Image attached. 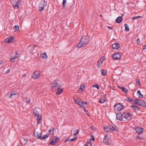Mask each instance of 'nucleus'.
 <instances>
[{
	"label": "nucleus",
	"instance_id": "obj_1",
	"mask_svg": "<svg viewBox=\"0 0 146 146\" xmlns=\"http://www.w3.org/2000/svg\"><path fill=\"white\" fill-rule=\"evenodd\" d=\"M89 38L88 36H84L81 38L80 42L77 45L78 48L84 47L89 42Z\"/></svg>",
	"mask_w": 146,
	"mask_h": 146
},
{
	"label": "nucleus",
	"instance_id": "obj_2",
	"mask_svg": "<svg viewBox=\"0 0 146 146\" xmlns=\"http://www.w3.org/2000/svg\"><path fill=\"white\" fill-rule=\"evenodd\" d=\"M131 117L129 113L124 112L122 114V118L123 121H129L131 118Z\"/></svg>",
	"mask_w": 146,
	"mask_h": 146
},
{
	"label": "nucleus",
	"instance_id": "obj_3",
	"mask_svg": "<svg viewBox=\"0 0 146 146\" xmlns=\"http://www.w3.org/2000/svg\"><path fill=\"white\" fill-rule=\"evenodd\" d=\"M47 5V2L44 0H42L40 2L39 5L38 9L39 11H43Z\"/></svg>",
	"mask_w": 146,
	"mask_h": 146
},
{
	"label": "nucleus",
	"instance_id": "obj_4",
	"mask_svg": "<svg viewBox=\"0 0 146 146\" xmlns=\"http://www.w3.org/2000/svg\"><path fill=\"white\" fill-rule=\"evenodd\" d=\"M124 108V106L120 103H119L116 104L114 106L115 111L116 110L117 111L122 110Z\"/></svg>",
	"mask_w": 146,
	"mask_h": 146
},
{
	"label": "nucleus",
	"instance_id": "obj_5",
	"mask_svg": "<svg viewBox=\"0 0 146 146\" xmlns=\"http://www.w3.org/2000/svg\"><path fill=\"white\" fill-rule=\"evenodd\" d=\"M40 72L38 71H36L32 74V77L34 79H37L40 76Z\"/></svg>",
	"mask_w": 146,
	"mask_h": 146
},
{
	"label": "nucleus",
	"instance_id": "obj_6",
	"mask_svg": "<svg viewBox=\"0 0 146 146\" xmlns=\"http://www.w3.org/2000/svg\"><path fill=\"white\" fill-rule=\"evenodd\" d=\"M21 2V0H18L15 3H12L13 6L15 8L19 9Z\"/></svg>",
	"mask_w": 146,
	"mask_h": 146
},
{
	"label": "nucleus",
	"instance_id": "obj_7",
	"mask_svg": "<svg viewBox=\"0 0 146 146\" xmlns=\"http://www.w3.org/2000/svg\"><path fill=\"white\" fill-rule=\"evenodd\" d=\"M103 142L106 145H109L110 143V139L108 138L107 135L105 136Z\"/></svg>",
	"mask_w": 146,
	"mask_h": 146
},
{
	"label": "nucleus",
	"instance_id": "obj_8",
	"mask_svg": "<svg viewBox=\"0 0 146 146\" xmlns=\"http://www.w3.org/2000/svg\"><path fill=\"white\" fill-rule=\"evenodd\" d=\"M121 55L120 54L117 52L115 53L112 56V58L115 59V60L119 59L121 58Z\"/></svg>",
	"mask_w": 146,
	"mask_h": 146
},
{
	"label": "nucleus",
	"instance_id": "obj_9",
	"mask_svg": "<svg viewBox=\"0 0 146 146\" xmlns=\"http://www.w3.org/2000/svg\"><path fill=\"white\" fill-rule=\"evenodd\" d=\"M135 130L136 133L139 134H141L143 131V128L137 127L135 128Z\"/></svg>",
	"mask_w": 146,
	"mask_h": 146
},
{
	"label": "nucleus",
	"instance_id": "obj_10",
	"mask_svg": "<svg viewBox=\"0 0 146 146\" xmlns=\"http://www.w3.org/2000/svg\"><path fill=\"white\" fill-rule=\"evenodd\" d=\"M116 119L120 121H122L123 120L122 118V114H121V112L117 113L116 115Z\"/></svg>",
	"mask_w": 146,
	"mask_h": 146
},
{
	"label": "nucleus",
	"instance_id": "obj_11",
	"mask_svg": "<svg viewBox=\"0 0 146 146\" xmlns=\"http://www.w3.org/2000/svg\"><path fill=\"white\" fill-rule=\"evenodd\" d=\"M52 86H56L61 87V85L59 83V81L56 80L54 81L52 83Z\"/></svg>",
	"mask_w": 146,
	"mask_h": 146
},
{
	"label": "nucleus",
	"instance_id": "obj_12",
	"mask_svg": "<svg viewBox=\"0 0 146 146\" xmlns=\"http://www.w3.org/2000/svg\"><path fill=\"white\" fill-rule=\"evenodd\" d=\"M14 37L9 36L5 39V41L7 43L11 42Z\"/></svg>",
	"mask_w": 146,
	"mask_h": 146
},
{
	"label": "nucleus",
	"instance_id": "obj_13",
	"mask_svg": "<svg viewBox=\"0 0 146 146\" xmlns=\"http://www.w3.org/2000/svg\"><path fill=\"white\" fill-rule=\"evenodd\" d=\"M117 87L121 90L122 92L125 94H127L128 92V90L127 88H125L124 87L120 86H117Z\"/></svg>",
	"mask_w": 146,
	"mask_h": 146
},
{
	"label": "nucleus",
	"instance_id": "obj_14",
	"mask_svg": "<svg viewBox=\"0 0 146 146\" xmlns=\"http://www.w3.org/2000/svg\"><path fill=\"white\" fill-rule=\"evenodd\" d=\"M135 101L136 104L140 106H141L143 101H142L141 100L139 99L138 98H136L135 100Z\"/></svg>",
	"mask_w": 146,
	"mask_h": 146
},
{
	"label": "nucleus",
	"instance_id": "obj_15",
	"mask_svg": "<svg viewBox=\"0 0 146 146\" xmlns=\"http://www.w3.org/2000/svg\"><path fill=\"white\" fill-rule=\"evenodd\" d=\"M34 135L36 138L41 139V133L38 132H36L35 133H34Z\"/></svg>",
	"mask_w": 146,
	"mask_h": 146
},
{
	"label": "nucleus",
	"instance_id": "obj_16",
	"mask_svg": "<svg viewBox=\"0 0 146 146\" xmlns=\"http://www.w3.org/2000/svg\"><path fill=\"white\" fill-rule=\"evenodd\" d=\"M19 54V53H18L17 52H15V55L14 56L12 55L11 56V61H12L13 62H14L15 61H13V60H15L18 57V55Z\"/></svg>",
	"mask_w": 146,
	"mask_h": 146
},
{
	"label": "nucleus",
	"instance_id": "obj_17",
	"mask_svg": "<svg viewBox=\"0 0 146 146\" xmlns=\"http://www.w3.org/2000/svg\"><path fill=\"white\" fill-rule=\"evenodd\" d=\"M122 19L123 18L122 16H119L116 19L115 22L118 23H119L122 22Z\"/></svg>",
	"mask_w": 146,
	"mask_h": 146
},
{
	"label": "nucleus",
	"instance_id": "obj_18",
	"mask_svg": "<svg viewBox=\"0 0 146 146\" xmlns=\"http://www.w3.org/2000/svg\"><path fill=\"white\" fill-rule=\"evenodd\" d=\"M120 47V45L118 43L114 44L112 45L113 49L116 50Z\"/></svg>",
	"mask_w": 146,
	"mask_h": 146
},
{
	"label": "nucleus",
	"instance_id": "obj_19",
	"mask_svg": "<svg viewBox=\"0 0 146 146\" xmlns=\"http://www.w3.org/2000/svg\"><path fill=\"white\" fill-rule=\"evenodd\" d=\"M18 94V92H17L16 91L13 92L12 93L10 94H8L9 97V98H11L13 96L17 95Z\"/></svg>",
	"mask_w": 146,
	"mask_h": 146
},
{
	"label": "nucleus",
	"instance_id": "obj_20",
	"mask_svg": "<svg viewBox=\"0 0 146 146\" xmlns=\"http://www.w3.org/2000/svg\"><path fill=\"white\" fill-rule=\"evenodd\" d=\"M60 87H61L52 86L51 88V90L52 91H54L56 90H57L59 88H60Z\"/></svg>",
	"mask_w": 146,
	"mask_h": 146
},
{
	"label": "nucleus",
	"instance_id": "obj_21",
	"mask_svg": "<svg viewBox=\"0 0 146 146\" xmlns=\"http://www.w3.org/2000/svg\"><path fill=\"white\" fill-rule=\"evenodd\" d=\"M57 91L56 92V95H59L63 91V88H59L57 90Z\"/></svg>",
	"mask_w": 146,
	"mask_h": 146
},
{
	"label": "nucleus",
	"instance_id": "obj_22",
	"mask_svg": "<svg viewBox=\"0 0 146 146\" xmlns=\"http://www.w3.org/2000/svg\"><path fill=\"white\" fill-rule=\"evenodd\" d=\"M36 47L35 45H33L31 47V48L30 50V54L33 53L35 51V48Z\"/></svg>",
	"mask_w": 146,
	"mask_h": 146
},
{
	"label": "nucleus",
	"instance_id": "obj_23",
	"mask_svg": "<svg viewBox=\"0 0 146 146\" xmlns=\"http://www.w3.org/2000/svg\"><path fill=\"white\" fill-rule=\"evenodd\" d=\"M37 122L38 124L41 123V122L40 121L42 119L41 115H38L37 116Z\"/></svg>",
	"mask_w": 146,
	"mask_h": 146
},
{
	"label": "nucleus",
	"instance_id": "obj_24",
	"mask_svg": "<svg viewBox=\"0 0 146 146\" xmlns=\"http://www.w3.org/2000/svg\"><path fill=\"white\" fill-rule=\"evenodd\" d=\"M131 107H132V108L134 109V110H135V111H138L139 110V109L136 106L131 105Z\"/></svg>",
	"mask_w": 146,
	"mask_h": 146
},
{
	"label": "nucleus",
	"instance_id": "obj_25",
	"mask_svg": "<svg viewBox=\"0 0 146 146\" xmlns=\"http://www.w3.org/2000/svg\"><path fill=\"white\" fill-rule=\"evenodd\" d=\"M101 75L102 76H105L107 73V71L104 69H102L101 70Z\"/></svg>",
	"mask_w": 146,
	"mask_h": 146
},
{
	"label": "nucleus",
	"instance_id": "obj_26",
	"mask_svg": "<svg viewBox=\"0 0 146 146\" xmlns=\"http://www.w3.org/2000/svg\"><path fill=\"white\" fill-rule=\"evenodd\" d=\"M118 130V128L115 125L113 126V127L111 129V132L113 131H117Z\"/></svg>",
	"mask_w": 146,
	"mask_h": 146
},
{
	"label": "nucleus",
	"instance_id": "obj_27",
	"mask_svg": "<svg viewBox=\"0 0 146 146\" xmlns=\"http://www.w3.org/2000/svg\"><path fill=\"white\" fill-rule=\"evenodd\" d=\"M74 102L76 104L80 106L81 101H80V100H81L80 99H74Z\"/></svg>",
	"mask_w": 146,
	"mask_h": 146
},
{
	"label": "nucleus",
	"instance_id": "obj_28",
	"mask_svg": "<svg viewBox=\"0 0 146 146\" xmlns=\"http://www.w3.org/2000/svg\"><path fill=\"white\" fill-rule=\"evenodd\" d=\"M54 128L53 127L50 128L49 130V132H50V133L52 135L54 133Z\"/></svg>",
	"mask_w": 146,
	"mask_h": 146
},
{
	"label": "nucleus",
	"instance_id": "obj_29",
	"mask_svg": "<svg viewBox=\"0 0 146 146\" xmlns=\"http://www.w3.org/2000/svg\"><path fill=\"white\" fill-rule=\"evenodd\" d=\"M113 127V125H109L106 126L105 127V129H108L109 130H110L111 131V129Z\"/></svg>",
	"mask_w": 146,
	"mask_h": 146
},
{
	"label": "nucleus",
	"instance_id": "obj_30",
	"mask_svg": "<svg viewBox=\"0 0 146 146\" xmlns=\"http://www.w3.org/2000/svg\"><path fill=\"white\" fill-rule=\"evenodd\" d=\"M41 56L42 58L44 59L46 58H47V56L46 52L41 54Z\"/></svg>",
	"mask_w": 146,
	"mask_h": 146
},
{
	"label": "nucleus",
	"instance_id": "obj_31",
	"mask_svg": "<svg viewBox=\"0 0 146 146\" xmlns=\"http://www.w3.org/2000/svg\"><path fill=\"white\" fill-rule=\"evenodd\" d=\"M137 93L139 94V98H142L143 97V95L141 94L140 91L139 90L137 91Z\"/></svg>",
	"mask_w": 146,
	"mask_h": 146
},
{
	"label": "nucleus",
	"instance_id": "obj_32",
	"mask_svg": "<svg viewBox=\"0 0 146 146\" xmlns=\"http://www.w3.org/2000/svg\"><path fill=\"white\" fill-rule=\"evenodd\" d=\"M105 97H104V99L100 98V100L99 101V103L102 104L105 102L106 100L105 99Z\"/></svg>",
	"mask_w": 146,
	"mask_h": 146
},
{
	"label": "nucleus",
	"instance_id": "obj_33",
	"mask_svg": "<svg viewBox=\"0 0 146 146\" xmlns=\"http://www.w3.org/2000/svg\"><path fill=\"white\" fill-rule=\"evenodd\" d=\"M125 100L129 101V102H132L133 101H135V100H133L130 97H127L125 99Z\"/></svg>",
	"mask_w": 146,
	"mask_h": 146
},
{
	"label": "nucleus",
	"instance_id": "obj_34",
	"mask_svg": "<svg viewBox=\"0 0 146 146\" xmlns=\"http://www.w3.org/2000/svg\"><path fill=\"white\" fill-rule=\"evenodd\" d=\"M124 26L125 27V30L126 32H127L129 31V29L128 27L127 24L126 23L125 24Z\"/></svg>",
	"mask_w": 146,
	"mask_h": 146
},
{
	"label": "nucleus",
	"instance_id": "obj_35",
	"mask_svg": "<svg viewBox=\"0 0 146 146\" xmlns=\"http://www.w3.org/2000/svg\"><path fill=\"white\" fill-rule=\"evenodd\" d=\"M85 87V85L84 84L83 85H81L80 86V89L82 91H84V89Z\"/></svg>",
	"mask_w": 146,
	"mask_h": 146
},
{
	"label": "nucleus",
	"instance_id": "obj_36",
	"mask_svg": "<svg viewBox=\"0 0 146 146\" xmlns=\"http://www.w3.org/2000/svg\"><path fill=\"white\" fill-rule=\"evenodd\" d=\"M85 146H92V143L90 141L87 142Z\"/></svg>",
	"mask_w": 146,
	"mask_h": 146
},
{
	"label": "nucleus",
	"instance_id": "obj_37",
	"mask_svg": "<svg viewBox=\"0 0 146 146\" xmlns=\"http://www.w3.org/2000/svg\"><path fill=\"white\" fill-rule=\"evenodd\" d=\"M14 29H15V31H19V27L18 25H16L14 26Z\"/></svg>",
	"mask_w": 146,
	"mask_h": 146
},
{
	"label": "nucleus",
	"instance_id": "obj_38",
	"mask_svg": "<svg viewBox=\"0 0 146 146\" xmlns=\"http://www.w3.org/2000/svg\"><path fill=\"white\" fill-rule=\"evenodd\" d=\"M56 142L54 141H53V140L51 141L49 143V145H55L56 143Z\"/></svg>",
	"mask_w": 146,
	"mask_h": 146
},
{
	"label": "nucleus",
	"instance_id": "obj_39",
	"mask_svg": "<svg viewBox=\"0 0 146 146\" xmlns=\"http://www.w3.org/2000/svg\"><path fill=\"white\" fill-rule=\"evenodd\" d=\"M48 135H45L43 137H42V136L41 137V139L42 140V139H45L47 138H48Z\"/></svg>",
	"mask_w": 146,
	"mask_h": 146
},
{
	"label": "nucleus",
	"instance_id": "obj_40",
	"mask_svg": "<svg viewBox=\"0 0 146 146\" xmlns=\"http://www.w3.org/2000/svg\"><path fill=\"white\" fill-rule=\"evenodd\" d=\"M66 0H63L62 2V5L63 7L64 8L66 6Z\"/></svg>",
	"mask_w": 146,
	"mask_h": 146
},
{
	"label": "nucleus",
	"instance_id": "obj_41",
	"mask_svg": "<svg viewBox=\"0 0 146 146\" xmlns=\"http://www.w3.org/2000/svg\"><path fill=\"white\" fill-rule=\"evenodd\" d=\"M78 130H76V129H75V130L73 131V133L74 135H76L78 133Z\"/></svg>",
	"mask_w": 146,
	"mask_h": 146
},
{
	"label": "nucleus",
	"instance_id": "obj_42",
	"mask_svg": "<svg viewBox=\"0 0 146 146\" xmlns=\"http://www.w3.org/2000/svg\"><path fill=\"white\" fill-rule=\"evenodd\" d=\"M142 103L141 106L144 108H146V103L144 101H143Z\"/></svg>",
	"mask_w": 146,
	"mask_h": 146
},
{
	"label": "nucleus",
	"instance_id": "obj_43",
	"mask_svg": "<svg viewBox=\"0 0 146 146\" xmlns=\"http://www.w3.org/2000/svg\"><path fill=\"white\" fill-rule=\"evenodd\" d=\"M106 126H104V129L105 131L107 132H111L110 130H109L108 129H105V128Z\"/></svg>",
	"mask_w": 146,
	"mask_h": 146
},
{
	"label": "nucleus",
	"instance_id": "obj_44",
	"mask_svg": "<svg viewBox=\"0 0 146 146\" xmlns=\"http://www.w3.org/2000/svg\"><path fill=\"white\" fill-rule=\"evenodd\" d=\"M136 83L137 84L139 85V86H141L140 81L139 79H137L136 80Z\"/></svg>",
	"mask_w": 146,
	"mask_h": 146
},
{
	"label": "nucleus",
	"instance_id": "obj_45",
	"mask_svg": "<svg viewBox=\"0 0 146 146\" xmlns=\"http://www.w3.org/2000/svg\"><path fill=\"white\" fill-rule=\"evenodd\" d=\"M33 114H35L34 116L35 115H39V114L38 113V112L37 111L35 110L33 112Z\"/></svg>",
	"mask_w": 146,
	"mask_h": 146
},
{
	"label": "nucleus",
	"instance_id": "obj_46",
	"mask_svg": "<svg viewBox=\"0 0 146 146\" xmlns=\"http://www.w3.org/2000/svg\"><path fill=\"white\" fill-rule=\"evenodd\" d=\"M93 87L97 88L98 90H99V87L98 85L96 84L94 85H93Z\"/></svg>",
	"mask_w": 146,
	"mask_h": 146
},
{
	"label": "nucleus",
	"instance_id": "obj_47",
	"mask_svg": "<svg viewBox=\"0 0 146 146\" xmlns=\"http://www.w3.org/2000/svg\"><path fill=\"white\" fill-rule=\"evenodd\" d=\"M141 17L140 16H137L136 17H134L132 19L134 20H135Z\"/></svg>",
	"mask_w": 146,
	"mask_h": 146
},
{
	"label": "nucleus",
	"instance_id": "obj_48",
	"mask_svg": "<svg viewBox=\"0 0 146 146\" xmlns=\"http://www.w3.org/2000/svg\"><path fill=\"white\" fill-rule=\"evenodd\" d=\"M95 138L93 135H92L91 136V138L90 140H91L94 141L95 140Z\"/></svg>",
	"mask_w": 146,
	"mask_h": 146
},
{
	"label": "nucleus",
	"instance_id": "obj_49",
	"mask_svg": "<svg viewBox=\"0 0 146 146\" xmlns=\"http://www.w3.org/2000/svg\"><path fill=\"white\" fill-rule=\"evenodd\" d=\"M85 106H84V109H85L84 110V111H85L86 112V114L88 115H89V113H88V111L86 110L85 109Z\"/></svg>",
	"mask_w": 146,
	"mask_h": 146
},
{
	"label": "nucleus",
	"instance_id": "obj_50",
	"mask_svg": "<svg viewBox=\"0 0 146 146\" xmlns=\"http://www.w3.org/2000/svg\"><path fill=\"white\" fill-rule=\"evenodd\" d=\"M25 100H26L25 102L26 103H28L30 102V99L29 98H27Z\"/></svg>",
	"mask_w": 146,
	"mask_h": 146
},
{
	"label": "nucleus",
	"instance_id": "obj_51",
	"mask_svg": "<svg viewBox=\"0 0 146 146\" xmlns=\"http://www.w3.org/2000/svg\"><path fill=\"white\" fill-rule=\"evenodd\" d=\"M76 138L77 137H76L75 138H73L71 139L70 140V141H74L76 139Z\"/></svg>",
	"mask_w": 146,
	"mask_h": 146
},
{
	"label": "nucleus",
	"instance_id": "obj_52",
	"mask_svg": "<svg viewBox=\"0 0 146 146\" xmlns=\"http://www.w3.org/2000/svg\"><path fill=\"white\" fill-rule=\"evenodd\" d=\"M56 140L55 141L56 143H57L60 140V139L59 138H58L57 137L56 138Z\"/></svg>",
	"mask_w": 146,
	"mask_h": 146
},
{
	"label": "nucleus",
	"instance_id": "obj_53",
	"mask_svg": "<svg viewBox=\"0 0 146 146\" xmlns=\"http://www.w3.org/2000/svg\"><path fill=\"white\" fill-rule=\"evenodd\" d=\"M140 40L139 38H138L137 40V44H139L140 43Z\"/></svg>",
	"mask_w": 146,
	"mask_h": 146
},
{
	"label": "nucleus",
	"instance_id": "obj_54",
	"mask_svg": "<svg viewBox=\"0 0 146 146\" xmlns=\"http://www.w3.org/2000/svg\"><path fill=\"white\" fill-rule=\"evenodd\" d=\"M56 138H57V137H56V136L54 137L53 138L52 140L53 141H56Z\"/></svg>",
	"mask_w": 146,
	"mask_h": 146
},
{
	"label": "nucleus",
	"instance_id": "obj_55",
	"mask_svg": "<svg viewBox=\"0 0 146 146\" xmlns=\"http://www.w3.org/2000/svg\"><path fill=\"white\" fill-rule=\"evenodd\" d=\"M84 104V102L81 101L80 106H82V105H83Z\"/></svg>",
	"mask_w": 146,
	"mask_h": 146
},
{
	"label": "nucleus",
	"instance_id": "obj_56",
	"mask_svg": "<svg viewBox=\"0 0 146 146\" xmlns=\"http://www.w3.org/2000/svg\"><path fill=\"white\" fill-rule=\"evenodd\" d=\"M102 62V60H99L98 62L97 63H101V64Z\"/></svg>",
	"mask_w": 146,
	"mask_h": 146
},
{
	"label": "nucleus",
	"instance_id": "obj_57",
	"mask_svg": "<svg viewBox=\"0 0 146 146\" xmlns=\"http://www.w3.org/2000/svg\"><path fill=\"white\" fill-rule=\"evenodd\" d=\"M69 137H68L67 138H66V140L65 141V142H66L67 141H70V140L69 139Z\"/></svg>",
	"mask_w": 146,
	"mask_h": 146
},
{
	"label": "nucleus",
	"instance_id": "obj_58",
	"mask_svg": "<svg viewBox=\"0 0 146 146\" xmlns=\"http://www.w3.org/2000/svg\"><path fill=\"white\" fill-rule=\"evenodd\" d=\"M143 49L145 50V51H146V45L144 46Z\"/></svg>",
	"mask_w": 146,
	"mask_h": 146
},
{
	"label": "nucleus",
	"instance_id": "obj_59",
	"mask_svg": "<svg viewBox=\"0 0 146 146\" xmlns=\"http://www.w3.org/2000/svg\"><path fill=\"white\" fill-rule=\"evenodd\" d=\"M98 64V67H100L101 66V64L100 63H97Z\"/></svg>",
	"mask_w": 146,
	"mask_h": 146
},
{
	"label": "nucleus",
	"instance_id": "obj_60",
	"mask_svg": "<svg viewBox=\"0 0 146 146\" xmlns=\"http://www.w3.org/2000/svg\"><path fill=\"white\" fill-rule=\"evenodd\" d=\"M137 138L139 139H142L139 136V135H138L137 136Z\"/></svg>",
	"mask_w": 146,
	"mask_h": 146
},
{
	"label": "nucleus",
	"instance_id": "obj_61",
	"mask_svg": "<svg viewBox=\"0 0 146 146\" xmlns=\"http://www.w3.org/2000/svg\"><path fill=\"white\" fill-rule=\"evenodd\" d=\"M108 28L111 30H112L113 29V27H108Z\"/></svg>",
	"mask_w": 146,
	"mask_h": 146
},
{
	"label": "nucleus",
	"instance_id": "obj_62",
	"mask_svg": "<svg viewBox=\"0 0 146 146\" xmlns=\"http://www.w3.org/2000/svg\"><path fill=\"white\" fill-rule=\"evenodd\" d=\"M10 71V70L9 69L7 71H6V73H8Z\"/></svg>",
	"mask_w": 146,
	"mask_h": 146
},
{
	"label": "nucleus",
	"instance_id": "obj_63",
	"mask_svg": "<svg viewBox=\"0 0 146 146\" xmlns=\"http://www.w3.org/2000/svg\"><path fill=\"white\" fill-rule=\"evenodd\" d=\"M3 63V61L2 60H1L0 61V65Z\"/></svg>",
	"mask_w": 146,
	"mask_h": 146
},
{
	"label": "nucleus",
	"instance_id": "obj_64",
	"mask_svg": "<svg viewBox=\"0 0 146 146\" xmlns=\"http://www.w3.org/2000/svg\"><path fill=\"white\" fill-rule=\"evenodd\" d=\"M84 104L86 105L87 104V102L86 101L84 102Z\"/></svg>",
	"mask_w": 146,
	"mask_h": 146
}]
</instances>
